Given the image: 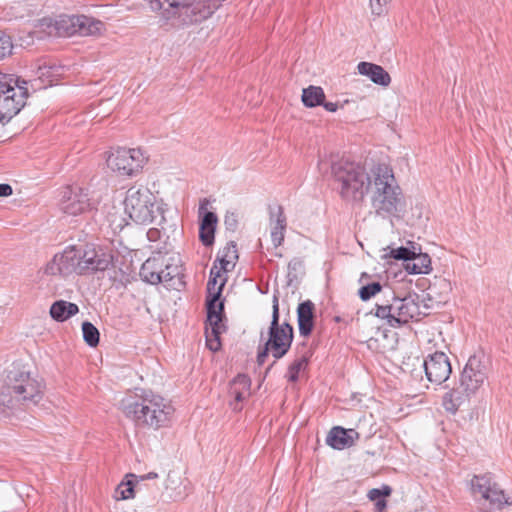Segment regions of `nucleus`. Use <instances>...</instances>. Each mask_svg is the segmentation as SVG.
<instances>
[{"label":"nucleus","mask_w":512,"mask_h":512,"mask_svg":"<svg viewBox=\"0 0 512 512\" xmlns=\"http://www.w3.org/2000/svg\"><path fill=\"white\" fill-rule=\"evenodd\" d=\"M372 180L368 193H370L371 206L376 215L387 218L403 211L404 197L392 169L385 164L373 166Z\"/></svg>","instance_id":"obj_1"},{"label":"nucleus","mask_w":512,"mask_h":512,"mask_svg":"<svg viewBox=\"0 0 512 512\" xmlns=\"http://www.w3.org/2000/svg\"><path fill=\"white\" fill-rule=\"evenodd\" d=\"M122 409L125 416L135 424L155 430L167 426L174 413L169 401L152 392L123 400Z\"/></svg>","instance_id":"obj_2"},{"label":"nucleus","mask_w":512,"mask_h":512,"mask_svg":"<svg viewBox=\"0 0 512 512\" xmlns=\"http://www.w3.org/2000/svg\"><path fill=\"white\" fill-rule=\"evenodd\" d=\"M331 172L341 197L349 202H361L373 182L372 169L368 173L360 164L345 159L332 162Z\"/></svg>","instance_id":"obj_3"},{"label":"nucleus","mask_w":512,"mask_h":512,"mask_svg":"<svg viewBox=\"0 0 512 512\" xmlns=\"http://www.w3.org/2000/svg\"><path fill=\"white\" fill-rule=\"evenodd\" d=\"M486 380L487 367L485 363L480 357L471 356L461 373L459 387L446 393L443 398L445 409L455 413L459 406L474 395Z\"/></svg>","instance_id":"obj_4"},{"label":"nucleus","mask_w":512,"mask_h":512,"mask_svg":"<svg viewBox=\"0 0 512 512\" xmlns=\"http://www.w3.org/2000/svg\"><path fill=\"white\" fill-rule=\"evenodd\" d=\"M204 2H150V8L163 24L184 25L199 22L211 15L210 8L202 9Z\"/></svg>","instance_id":"obj_5"},{"label":"nucleus","mask_w":512,"mask_h":512,"mask_svg":"<svg viewBox=\"0 0 512 512\" xmlns=\"http://www.w3.org/2000/svg\"><path fill=\"white\" fill-rule=\"evenodd\" d=\"M124 210L137 224L148 225L160 214L156 196L144 185L135 184L126 191Z\"/></svg>","instance_id":"obj_6"},{"label":"nucleus","mask_w":512,"mask_h":512,"mask_svg":"<svg viewBox=\"0 0 512 512\" xmlns=\"http://www.w3.org/2000/svg\"><path fill=\"white\" fill-rule=\"evenodd\" d=\"M5 392L14 394L17 401L36 405L43 398L44 384L30 372L13 367L7 374Z\"/></svg>","instance_id":"obj_7"},{"label":"nucleus","mask_w":512,"mask_h":512,"mask_svg":"<svg viewBox=\"0 0 512 512\" xmlns=\"http://www.w3.org/2000/svg\"><path fill=\"white\" fill-rule=\"evenodd\" d=\"M28 90L11 75L0 73V122H8L26 104Z\"/></svg>","instance_id":"obj_8"},{"label":"nucleus","mask_w":512,"mask_h":512,"mask_svg":"<svg viewBox=\"0 0 512 512\" xmlns=\"http://www.w3.org/2000/svg\"><path fill=\"white\" fill-rule=\"evenodd\" d=\"M419 315L418 304L410 298L392 297L391 302L377 303L375 306V316L396 327L406 324Z\"/></svg>","instance_id":"obj_9"},{"label":"nucleus","mask_w":512,"mask_h":512,"mask_svg":"<svg viewBox=\"0 0 512 512\" xmlns=\"http://www.w3.org/2000/svg\"><path fill=\"white\" fill-rule=\"evenodd\" d=\"M148 161L145 151L140 148H117L107 157V166L120 176H135Z\"/></svg>","instance_id":"obj_10"},{"label":"nucleus","mask_w":512,"mask_h":512,"mask_svg":"<svg viewBox=\"0 0 512 512\" xmlns=\"http://www.w3.org/2000/svg\"><path fill=\"white\" fill-rule=\"evenodd\" d=\"M292 341L293 327L287 322L279 324L278 297L274 295L272 321L269 327L266 350H270L275 359H280L289 351Z\"/></svg>","instance_id":"obj_11"},{"label":"nucleus","mask_w":512,"mask_h":512,"mask_svg":"<svg viewBox=\"0 0 512 512\" xmlns=\"http://www.w3.org/2000/svg\"><path fill=\"white\" fill-rule=\"evenodd\" d=\"M98 199L90 195L88 189L68 186L62 191L59 207L69 216H78L96 209Z\"/></svg>","instance_id":"obj_12"},{"label":"nucleus","mask_w":512,"mask_h":512,"mask_svg":"<svg viewBox=\"0 0 512 512\" xmlns=\"http://www.w3.org/2000/svg\"><path fill=\"white\" fill-rule=\"evenodd\" d=\"M57 29L68 36H94L101 34L104 23L85 15H63L56 21Z\"/></svg>","instance_id":"obj_13"},{"label":"nucleus","mask_w":512,"mask_h":512,"mask_svg":"<svg viewBox=\"0 0 512 512\" xmlns=\"http://www.w3.org/2000/svg\"><path fill=\"white\" fill-rule=\"evenodd\" d=\"M77 254H79L78 274L80 275L104 271L112 262L110 254L101 249L97 250L93 245L77 248Z\"/></svg>","instance_id":"obj_14"},{"label":"nucleus","mask_w":512,"mask_h":512,"mask_svg":"<svg viewBox=\"0 0 512 512\" xmlns=\"http://www.w3.org/2000/svg\"><path fill=\"white\" fill-rule=\"evenodd\" d=\"M78 259L77 247L69 246L62 252L54 255L52 260L45 266L44 273L62 277H67L73 273L78 274Z\"/></svg>","instance_id":"obj_15"},{"label":"nucleus","mask_w":512,"mask_h":512,"mask_svg":"<svg viewBox=\"0 0 512 512\" xmlns=\"http://www.w3.org/2000/svg\"><path fill=\"white\" fill-rule=\"evenodd\" d=\"M427 379L435 384H442L448 380L452 368L447 355L443 352H435L424 361Z\"/></svg>","instance_id":"obj_16"},{"label":"nucleus","mask_w":512,"mask_h":512,"mask_svg":"<svg viewBox=\"0 0 512 512\" xmlns=\"http://www.w3.org/2000/svg\"><path fill=\"white\" fill-rule=\"evenodd\" d=\"M270 237L275 249L282 245L287 228V219L280 205L269 207Z\"/></svg>","instance_id":"obj_17"},{"label":"nucleus","mask_w":512,"mask_h":512,"mask_svg":"<svg viewBox=\"0 0 512 512\" xmlns=\"http://www.w3.org/2000/svg\"><path fill=\"white\" fill-rule=\"evenodd\" d=\"M251 395V380L247 375L239 374L231 382L229 386V396L232 398L230 407L234 411L242 409V402L247 400Z\"/></svg>","instance_id":"obj_18"},{"label":"nucleus","mask_w":512,"mask_h":512,"mask_svg":"<svg viewBox=\"0 0 512 512\" xmlns=\"http://www.w3.org/2000/svg\"><path fill=\"white\" fill-rule=\"evenodd\" d=\"M207 203V200L204 199L199 207V214L202 215L199 238L203 245L210 246L214 242V233L218 219L215 213L207 211Z\"/></svg>","instance_id":"obj_19"},{"label":"nucleus","mask_w":512,"mask_h":512,"mask_svg":"<svg viewBox=\"0 0 512 512\" xmlns=\"http://www.w3.org/2000/svg\"><path fill=\"white\" fill-rule=\"evenodd\" d=\"M359 439V433L354 429L333 427L327 435L326 443L333 449L343 450L354 445Z\"/></svg>","instance_id":"obj_20"},{"label":"nucleus","mask_w":512,"mask_h":512,"mask_svg":"<svg viewBox=\"0 0 512 512\" xmlns=\"http://www.w3.org/2000/svg\"><path fill=\"white\" fill-rule=\"evenodd\" d=\"M358 73L367 76L373 83L388 87L391 83L389 73L380 65L362 61L357 65Z\"/></svg>","instance_id":"obj_21"},{"label":"nucleus","mask_w":512,"mask_h":512,"mask_svg":"<svg viewBox=\"0 0 512 512\" xmlns=\"http://www.w3.org/2000/svg\"><path fill=\"white\" fill-rule=\"evenodd\" d=\"M164 267V258L161 255L148 258L141 266L139 275L141 279L149 284L161 283L159 272Z\"/></svg>","instance_id":"obj_22"},{"label":"nucleus","mask_w":512,"mask_h":512,"mask_svg":"<svg viewBox=\"0 0 512 512\" xmlns=\"http://www.w3.org/2000/svg\"><path fill=\"white\" fill-rule=\"evenodd\" d=\"M314 304L312 301L307 300L298 305L297 317L298 327L301 336L307 337L313 329V314Z\"/></svg>","instance_id":"obj_23"},{"label":"nucleus","mask_w":512,"mask_h":512,"mask_svg":"<svg viewBox=\"0 0 512 512\" xmlns=\"http://www.w3.org/2000/svg\"><path fill=\"white\" fill-rule=\"evenodd\" d=\"M495 482L489 475H475L470 481L471 492L479 506L482 504L486 495L491 492Z\"/></svg>","instance_id":"obj_24"},{"label":"nucleus","mask_w":512,"mask_h":512,"mask_svg":"<svg viewBox=\"0 0 512 512\" xmlns=\"http://www.w3.org/2000/svg\"><path fill=\"white\" fill-rule=\"evenodd\" d=\"M505 504H509L508 498L499 485L495 483L479 508L482 512H491L492 510L502 508Z\"/></svg>","instance_id":"obj_25"},{"label":"nucleus","mask_w":512,"mask_h":512,"mask_svg":"<svg viewBox=\"0 0 512 512\" xmlns=\"http://www.w3.org/2000/svg\"><path fill=\"white\" fill-rule=\"evenodd\" d=\"M409 274H429L432 270L431 259L426 253H413L411 260L403 264Z\"/></svg>","instance_id":"obj_26"},{"label":"nucleus","mask_w":512,"mask_h":512,"mask_svg":"<svg viewBox=\"0 0 512 512\" xmlns=\"http://www.w3.org/2000/svg\"><path fill=\"white\" fill-rule=\"evenodd\" d=\"M78 312L79 308L76 304L65 300H58L50 307V316L57 322H64Z\"/></svg>","instance_id":"obj_27"},{"label":"nucleus","mask_w":512,"mask_h":512,"mask_svg":"<svg viewBox=\"0 0 512 512\" xmlns=\"http://www.w3.org/2000/svg\"><path fill=\"white\" fill-rule=\"evenodd\" d=\"M220 297L207 298V324H222V314L224 309L223 302L219 301Z\"/></svg>","instance_id":"obj_28"},{"label":"nucleus","mask_w":512,"mask_h":512,"mask_svg":"<svg viewBox=\"0 0 512 512\" xmlns=\"http://www.w3.org/2000/svg\"><path fill=\"white\" fill-rule=\"evenodd\" d=\"M309 358L310 353L306 351L294 359L288 367L286 375L288 381L296 382L298 380L300 373L306 369Z\"/></svg>","instance_id":"obj_29"},{"label":"nucleus","mask_w":512,"mask_h":512,"mask_svg":"<svg viewBox=\"0 0 512 512\" xmlns=\"http://www.w3.org/2000/svg\"><path fill=\"white\" fill-rule=\"evenodd\" d=\"M325 99L324 91L321 87L309 86L303 89L302 101L307 107L321 105Z\"/></svg>","instance_id":"obj_30"},{"label":"nucleus","mask_w":512,"mask_h":512,"mask_svg":"<svg viewBox=\"0 0 512 512\" xmlns=\"http://www.w3.org/2000/svg\"><path fill=\"white\" fill-rule=\"evenodd\" d=\"M225 330L223 324L208 325L206 327V345L211 351H218L221 347L220 335Z\"/></svg>","instance_id":"obj_31"},{"label":"nucleus","mask_w":512,"mask_h":512,"mask_svg":"<svg viewBox=\"0 0 512 512\" xmlns=\"http://www.w3.org/2000/svg\"><path fill=\"white\" fill-rule=\"evenodd\" d=\"M238 259L237 247L233 242L228 243L221 251L219 258L221 268L224 271H228L234 267L235 261Z\"/></svg>","instance_id":"obj_32"},{"label":"nucleus","mask_w":512,"mask_h":512,"mask_svg":"<svg viewBox=\"0 0 512 512\" xmlns=\"http://www.w3.org/2000/svg\"><path fill=\"white\" fill-rule=\"evenodd\" d=\"M140 489V481L134 484L132 481L121 482L115 489L116 500H127L134 497L135 491Z\"/></svg>","instance_id":"obj_33"},{"label":"nucleus","mask_w":512,"mask_h":512,"mask_svg":"<svg viewBox=\"0 0 512 512\" xmlns=\"http://www.w3.org/2000/svg\"><path fill=\"white\" fill-rule=\"evenodd\" d=\"M82 332L84 341L91 347H96L99 343V331L90 322L85 321L82 324Z\"/></svg>","instance_id":"obj_34"},{"label":"nucleus","mask_w":512,"mask_h":512,"mask_svg":"<svg viewBox=\"0 0 512 512\" xmlns=\"http://www.w3.org/2000/svg\"><path fill=\"white\" fill-rule=\"evenodd\" d=\"M382 290V286L379 282H373L364 285L359 289V297L363 301H367Z\"/></svg>","instance_id":"obj_35"},{"label":"nucleus","mask_w":512,"mask_h":512,"mask_svg":"<svg viewBox=\"0 0 512 512\" xmlns=\"http://www.w3.org/2000/svg\"><path fill=\"white\" fill-rule=\"evenodd\" d=\"M224 285L225 279L216 280L215 278H209L207 283L208 297H220Z\"/></svg>","instance_id":"obj_36"},{"label":"nucleus","mask_w":512,"mask_h":512,"mask_svg":"<svg viewBox=\"0 0 512 512\" xmlns=\"http://www.w3.org/2000/svg\"><path fill=\"white\" fill-rule=\"evenodd\" d=\"M13 49L12 39L9 35L0 31V59L10 55Z\"/></svg>","instance_id":"obj_37"},{"label":"nucleus","mask_w":512,"mask_h":512,"mask_svg":"<svg viewBox=\"0 0 512 512\" xmlns=\"http://www.w3.org/2000/svg\"><path fill=\"white\" fill-rule=\"evenodd\" d=\"M413 253L414 251H411L406 247H399L397 249H392L389 256L397 260H403L404 263H407L409 260H411Z\"/></svg>","instance_id":"obj_38"},{"label":"nucleus","mask_w":512,"mask_h":512,"mask_svg":"<svg viewBox=\"0 0 512 512\" xmlns=\"http://www.w3.org/2000/svg\"><path fill=\"white\" fill-rule=\"evenodd\" d=\"M392 492V489L389 487V486H383L382 489H371L369 492H368V498L371 500V501H378L380 499H383L387 496H389Z\"/></svg>","instance_id":"obj_39"},{"label":"nucleus","mask_w":512,"mask_h":512,"mask_svg":"<svg viewBox=\"0 0 512 512\" xmlns=\"http://www.w3.org/2000/svg\"><path fill=\"white\" fill-rule=\"evenodd\" d=\"M13 397L6 394L5 391L0 392V413H4L6 408H13Z\"/></svg>","instance_id":"obj_40"},{"label":"nucleus","mask_w":512,"mask_h":512,"mask_svg":"<svg viewBox=\"0 0 512 512\" xmlns=\"http://www.w3.org/2000/svg\"><path fill=\"white\" fill-rule=\"evenodd\" d=\"M164 266H165V269H163V267H162L159 272V277H161V283L170 282L175 277L174 271L170 270V266L165 265V264H164Z\"/></svg>","instance_id":"obj_41"},{"label":"nucleus","mask_w":512,"mask_h":512,"mask_svg":"<svg viewBox=\"0 0 512 512\" xmlns=\"http://www.w3.org/2000/svg\"><path fill=\"white\" fill-rule=\"evenodd\" d=\"M373 14L381 15L385 11V6L382 2H369Z\"/></svg>","instance_id":"obj_42"},{"label":"nucleus","mask_w":512,"mask_h":512,"mask_svg":"<svg viewBox=\"0 0 512 512\" xmlns=\"http://www.w3.org/2000/svg\"><path fill=\"white\" fill-rule=\"evenodd\" d=\"M13 190L9 184H0V197H7L12 195Z\"/></svg>","instance_id":"obj_43"},{"label":"nucleus","mask_w":512,"mask_h":512,"mask_svg":"<svg viewBox=\"0 0 512 512\" xmlns=\"http://www.w3.org/2000/svg\"><path fill=\"white\" fill-rule=\"evenodd\" d=\"M210 278H215L216 280L224 279L221 270H219L216 266H214L211 269V271H210Z\"/></svg>","instance_id":"obj_44"},{"label":"nucleus","mask_w":512,"mask_h":512,"mask_svg":"<svg viewBox=\"0 0 512 512\" xmlns=\"http://www.w3.org/2000/svg\"><path fill=\"white\" fill-rule=\"evenodd\" d=\"M387 506L385 498L375 501V509L377 512H383Z\"/></svg>","instance_id":"obj_45"},{"label":"nucleus","mask_w":512,"mask_h":512,"mask_svg":"<svg viewBox=\"0 0 512 512\" xmlns=\"http://www.w3.org/2000/svg\"><path fill=\"white\" fill-rule=\"evenodd\" d=\"M329 112H335L338 109V105L333 102H324L321 104Z\"/></svg>","instance_id":"obj_46"},{"label":"nucleus","mask_w":512,"mask_h":512,"mask_svg":"<svg viewBox=\"0 0 512 512\" xmlns=\"http://www.w3.org/2000/svg\"><path fill=\"white\" fill-rule=\"evenodd\" d=\"M268 351L269 350H266V348H265L262 352H259V354L257 356V360L260 365L264 363V361L268 355Z\"/></svg>","instance_id":"obj_47"},{"label":"nucleus","mask_w":512,"mask_h":512,"mask_svg":"<svg viewBox=\"0 0 512 512\" xmlns=\"http://www.w3.org/2000/svg\"><path fill=\"white\" fill-rule=\"evenodd\" d=\"M158 475L157 473H154V472H150L146 475H143V476H140V481H143V480H146V479H154V478H157Z\"/></svg>","instance_id":"obj_48"},{"label":"nucleus","mask_w":512,"mask_h":512,"mask_svg":"<svg viewBox=\"0 0 512 512\" xmlns=\"http://www.w3.org/2000/svg\"><path fill=\"white\" fill-rule=\"evenodd\" d=\"M318 166H319V170L323 171V170L327 169L328 163L326 161H324V160H320L319 163H318Z\"/></svg>","instance_id":"obj_49"},{"label":"nucleus","mask_w":512,"mask_h":512,"mask_svg":"<svg viewBox=\"0 0 512 512\" xmlns=\"http://www.w3.org/2000/svg\"><path fill=\"white\" fill-rule=\"evenodd\" d=\"M157 233H158V231H157V230H154V229L149 230V231H148V237H149V239L154 238V237H155V235H156Z\"/></svg>","instance_id":"obj_50"},{"label":"nucleus","mask_w":512,"mask_h":512,"mask_svg":"<svg viewBox=\"0 0 512 512\" xmlns=\"http://www.w3.org/2000/svg\"><path fill=\"white\" fill-rule=\"evenodd\" d=\"M273 255L276 256V257H282V254L280 252H277V251H275Z\"/></svg>","instance_id":"obj_51"},{"label":"nucleus","mask_w":512,"mask_h":512,"mask_svg":"<svg viewBox=\"0 0 512 512\" xmlns=\"http://www.w3.org/2000/svg\"><path fill=\"white\" fill-rule=\"evenodd\" d=\"M15 17H16V18H24V17H25V15H24V14H19V15H16Z\"/></svg>","instance_id":"obj_52"},{"label":"nucleus","mask_w":512,"mask_h":512,"mask_svg":"<svg viewBox=\"0 0 512 512\" xmlns=\"http://www.w3.org/2000/svg\"><path fill=\"white\" fill-rule=\"evenodd\" d=\"M24 6H25V5H20V6H18V7H17V9H22V10H23V9H24Z\"/></svg>","instance_id":"obj_53"},{"label":"nucleus","mask_w":512,"mask_h":512,"mask_svg":"<svg viewBox=\"0 0 512 512\" xmlns=\"http://www.w3.org/2000/svg\"><path fill=\"white\" fill-rule=\"evenodd\" d=\"M225 224H227V225L229 224V220H228V218H227V217H226V219H225Z\"/></svg>","instance_id":"obj_54"},{"label":"nucleus","mask_w":512,"mask_h":512,"mask_svg":"<svg viewBox=\"0 0 512 512\" xmlns=\"http://www.w3.org/2000/svg\"><path fill=\"white\" fill-rule=\"evenodd\" d=\"M232 222H235V219H232V221H229V224L228 225H231Z\"/></svg>","instance_id":"obj_55"},{"label":"nucleus","mask_w":512,"mask_h":512,"mask_svg":"<svg viewBox=\"0 0 512 512\" xmlns=\"http://www.w3.org/2000/svg\"><path fill=\"white\" fill-rule=\"evenodd\" d=\"M232 222H235V219H232V221H229V224L228 225H231Z\"/></svg>","instance_id":"obj_56"}]
</instances>
